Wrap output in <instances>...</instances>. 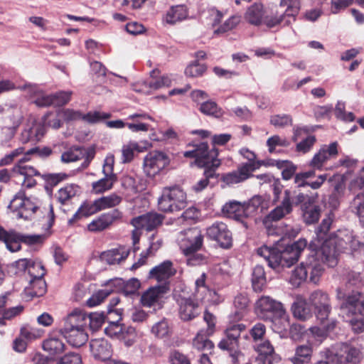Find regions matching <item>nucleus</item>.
I'll return each mask as SVG.
<instances>
[{"mask_svg": "<svg viewBox=\"0 0 364 364\" xmlns=\"http://www.w3.org/2000/svg\"><path fill=\"white\" fill-rule=\"evenodd\" d=\"M255 311L264 320L277 317L287 321L289 317L284 305L268 296H262L257 301Z\"/></svg>", "mask_w": 364, "mask_h": 364, "instance_id": "6e6552de", "label": "nucleus"}, {"mask_svg": "<svg viewBox=\"0 0 364 364\" xmlns=\"http://www.w3.org/2000/svg\"><path fill=\"white\" fill-rule=\"evenodd\" d=\"M129 250L126 247H119L104 252L100 255V259L109 264H118L124 260L129 255Z\"/></svg>", "mask_w": 364, "mask_h": 364, "instance_id": "c85d7f7f", "label": "nucleus"}, {"mask_svg": "<svg viewBox=\"0 0 364 364\" xmlns=\"http://www.w3.org/2000/svg\"><path fill=\"white\" fill-rule=\"evenodd\" d=\"M266 144L269 152L273 153L276 151V148L278 146L288 147L290 145V141L285 137L275 134L270 136L267 140Z\"/></svg>", "mask_w": 364, "mask_h": 364, "instance_id": "09e8293b", "label": "nucleus"}, {"mask_svg": "<svg viewBox=\"0 0 364 364\" xmlns=\"http://www.w3.org/2000/svg\"><path fill=\"white\" fill-rule=\"evenodd\" d=\"M222 213L227 217L236 220H241L246 218L245 204L237 200H230L222 208Z\"/></svg>", "mask_w": 364, "mask_h": 364, "instance_id": "7c9ffc66", "label": "nucleus"}, {"mask_svg": "<svg viewBox=\"0 0 364 364\" xmlns=\"http://www.w3.org/2000/svg\"><path fill=\"white\" fill-rule=\"evenodd\" d=\"M280 6H287L285 15L288 16H296L301 8L300 0H281Z\"/></svg>", "mask_w": 364, "mask_h": 364, "instance_id": "6e6d98bb", "label": "nucleus"}, {"mask_svg": "<svg viewBox=\"0 0 364 364\" xmlns=\"http://www.w3.org/2000/svg\"><path fill=\"white\" fill-rule=\"evenodd\" d=\"M180 249L186 256L197 252L202 246L203 235L196 228L181 232L178 237Z\"/></svg>", "mask_w": 364, "mask_h": 364, "instance_id": "f8f14e48", "label": "nucleus"}, {"mask_svg": "<svg viewBox=\"0 0 364 364\" xmlns=\"http://www.w3.org/2000/svg\"><path fill=\"white\" fill-rule=\"evenodd\" d=\"M273 165L282 170L284 180L288 181L292 178L296 171V166L288 160H275Z\"/></svg>", "mask_w": 364, "mask_h": 364, "instance_id": "ea45409f", "label": "nucleus"}, {"mask_svg": "<svg viewBox=\"0 0 364 364\" xmlns=\"http://www.w3.org/2000/svg\"><path fill=\"white\" fill-rule=\"evenodd\" d=\"M164 219L163 215L151 212L134 218L131 224L136 228L152 231L162 224Z\"/></svg>", "mask_w": 364, "mask_h": 364, "instance_id": "dca6fc26", "label": "nucleus"}, {"mask_svg": "<svg viewBox=\"0 0 364 364\" xmlns=\"http://www.w3.org/2000/svg\"><path fill=\"white\" fill-rule=\"evenodd\" d=\"M313 355V345L309 341L306 344L297 346L295 353L290 358L293 364H306L311 362Z\"/></svg>", "mask_w": 364, "mask_h": 364, "instance_id": "c756f323", "label": "nucleus"}, {"mask_svg": "<svg viewBox=\"0 0 364 364\" xmlns=\"http://www.w3.org/2000/svg\"><path fill=\"white\" fill-rule=\"evenodd\" d=\"M9 208L16 218L45 220L48 228L54 223L53 208L51 204L41 208L40 200L34 197H27L24 192H18L11 200Z\"/></svg>", "mask_w": 364, "mask_h": 364, "instance_id": "f257e3e1", "label": "nucleus"}, {"mask_svg": "<svg viewBox=\"0 0 364 364\" xmlns=\"http://www.w3.org/2000/svg\"><path fill=\"white\" fill-rule=\"evenodd\" d=\"M193 149L185 151L183 156L186 158H194L195 164L204 168L205 178L197 182L193 189L199 192L203 191L208 184L209 179L215 176V171L220 165V160L218 158V152L215 149H209L206 142L192 145Z\"/></svg>", "mask_w": 364, "mask_h": 364, "instance_id": "f03ea898", "label": "nucleus"}, {"mask_svg": "<svg viewBox=\"0 0 364 364\" xmlns=\"http://www.w3.org/2000/svg\"><path fill=\"white\" fill-rule=\"evenodd\" d=\"M309 304L314 307L317 318L323 323L328 318L331 311L330 298L327 293L322 290L311 292L308 299Z\"/></svg>", "mask_w": 364, "mask_h": 364, "instance_id": "ddd939ff", "label": "nucleus"}, {"mask_svg": "<svg viewBox=\"0 0 364 364\" xmlns=\"http://www.w3.org/2000/svg\"><path fill=\"white\" fill-rule=\"evenodd\" d=\"M44 134V129L40 124H33L32 127L25 129L20 139L22 143H27L31 139L39 140Z\"/></svg>", "mask_w": 364, "mask_h": 364, "instance_id": "4c0bfd02", "label": "nucleus"}, {"mask_svg": "<svg viewBox=\"0 0 364 364\" xmlns=\"http://www.w3.org/2000/svg\"><path fill=\"white\" fill-rule=\"evenodd\" d=\"M304 220L307 224L317 222L320 217V208L318 205L306 207L304 212Z\"/></svg>", "mask_w": 364, "mask_h": 364, "instance_id": "e2e57ef3", "label": "nucleus"}, {"mask_svg": "<svg viewBox=\"0 0 364 364\" xmlns=\"http://www.w3.org/2000/svg\"><path fill=\"white\" fill-rule=\"evenodd\" d=\"M249 304V299L246 294H240L234 299V306L238 310L236 311L237 318H241L243 316V311L246 310Z\"/></svg>", "mask_w": 364, "mask_h": 364, "instance_id": "0e129e2a", "label": "nucleus"}, {"mask_svg": "<svg viewBox=\"0 0 364 364\" xmlns=\"http://www.w3.org/2000/svg\"><path fill=\"white\" fill-rule=\"evenodd\" d=\"M45 239V235H18L14 232H7L3 228H0V240L3 241L6 248L12 252H17L21 249L20 242L32 245L41 244Z\"/></svg>", "mask_w": 364, "mask_h": 364, "instance_id": "9d476101", "label": "nucleus"}, {"mask_svg": "<svg viewBox=\"0 0 364 364\" xmlns=\"http://www.w3.org/2000/svg\"><path fill=\"white\" fill-rule=\"evenodd\" d=\"M168 291L166 284L150 287L141 296V303L145 307L159 306L164 294Z\"/></svg>", "mask_w": 364, "mask_h": 364, "instance_id": "6ab92c4d", "label": "nucleus"}, {"mask_svg": "<svg viewBox=\"0 0 364 364\" xmlns=\"http://www.w3.org/2000/svg\"><path fill=\"white\" fill-rule=\"evenodd\" d=\"M24 90L31 102L39 107L52 106V94H47L36 85H25L20 87Z\"/></svg>", "mask_w": 364, "mask_h": 364, "instance_id": "f3484780", "label": "nucleus"}, {"mask_svg": "<svg viewBox=\"0 0 364 364\" xmlns=\"http://www.w3.org/2000/svg\"><path fill=\"white\" fill-rule=\"evenodd\" d=\"M179 305V315L182 320L190 321L197 316L200 313L198 303L191 299L181 298L178 301Z\"/></svg>", "mask_w": 364, "mask_h": 364, "instance_id": "b1692460", "label": "nucleus"}, {"mask_svg": "<svg viewBox=\"0 0 364 364\" xmlns=\"http://www.w3.org/2000/svg\"><path fill=\"white\" fill-rule=\"evenodd\" d=\"M307 242L305 239H299L290 245H287L283 251H277L267 246H262L257 250V254L262 257L272 269L290 267L296 263L306 248Z\"/></svg>", "mask_w": 364, "mask_h": 364, "instance_id": "7ed1b4c3", "label": "nucleus"}, {"mask_svg": "<svg viewBox=\"0 0 364 364\" xmlns=\"http://www.w3.org/2000/svg\"><path fill=\"white\" fill-rule=\"evenodd\" d=\"M321 323L323 325L322 328L317 326L311 327L309 328L310 332L314 338H320V342L326 336L325 331H332L335 328L336 321L333 319L331 321L326 319L323 323L321 322Z\"/></svg>", "mask_w": 364, "mask_h": 364, "instance_id": "c03bdc74", "label": "nucleus"}, {"mask_svg": "<svg viewBox=\"0 0 364 364\" xmlns=\"http://www.w3.org/2000/svg\"><path fill=\"white\" fill-rule=\"evenodd\" d=\"M122 213L118 209H114L108 213L102 214L97 219L92 220L87 226L91 232H99L109 228L114 222L119 220Z\"/></svg>", "mask_w": 364, "mask_h": 364, "instance_id": "a211bd4d", "label": "nucleus"}, {"mask_svg": "<svg viewBox=\"0 0 364 364\" xmlns=\"http://www.w3.org/2000/svg\"><path fill=\"white\" fill-rule=\"evenodd\" d=\"M353 236V232L348 230H339L334 237L326 240L323 242L321 247L327 246L328 250L325 251L323 257L328 266L334 267L336 265L339 252L348 250Z\"/></svg>", "mask_w": 364, "mask_h": 364, "instance_id": "39448f33", "label": "nucleus"}, {"mask_svg": "<svg viewBox=\"0 0 364 364\" xmlns=\"http://www.w3.org/2000/svg\"><path fill=\"white\" fill-rule=\"evenodd\" d=\"M253 348L258 354L256 358L257 364H273V362H278L280 360L279 356L275 353L273 345L267 339L255 343Z\"/></svg>", "mask_w": 364, "mask_h": 364, "instance_id": "2eb2a0df", "label": "nucleus"}, {"mask_svg": "<svg viewBox=\"0 0 364 364\" xmlns=\"http://www.w3.org/2000/svg\"><path fill=\"white\" fill-rule=\"evenodd\" d=\"M87 314L80 309H75L65 318L61 329L83 328L86 327Z\"/></svg>", "mask_w": 364, "mask_h": 364, "instance_id": "bb28decb", "label": "nucleus"}, {"mask_svg": "<svg viewBox=\"0 0 364 364\" xmlns=\"http://www.w3.org/2000/svg\"><path fill=\"white\" fill-rule=\"evenodd\" d=\"M105 321V317L102 314L93 313L87 315L86 325L89 323L91 330L97 331Z\"/></svg>", "mask_w": 364, "mask_h": 364, "instance_id": "338daca9", "label": "nucleus"}, {"mask_svg": "<svg viewBox=\"0 0 364 364\" xmlns=\"http://www.w3.org/2000/svg\"><path fill=\"white\" fill-rule=\"evenodd\" d=\"M360 355V351L355 347L349 346L348 345H343L341 351L338 354L341 358H343L346 362H355Z\"/></svg>", "mask_w": 364, "mask_h": 364, "instance_id": "864d4df0", "label": "nucleus"}, {"mask_svg": "<svg viewBox=\"0 0 364 364\" xmlns=\"http://www.w3.org/2000/svg\"><path fill=\"white\" fill-rule=\"evenodd\" d=\"M90 349L93 355L98 359L105 360L110 356L111 347L103 339H94L90 341Z\"/></svg>", "mask_w": 364, "mask_h": 364, "instance_id": "2f4dec72", "label": "nucleus"}, {"mask_svg": "<svg viewBox=\"0 0 364 364\" xmlns=\"http://www.w3.org/2000/svg\"><path fill=\"white\" fill-rule=\"evenodd\" d=\"M112 291V290L109 289H102L97 291L87 300V305L90 307H93L100 304Z\"/></svg>", "mask_w": 364, "mask_h": 364, "instance_id": "052dcab7", "label": "nucleus"}, {"mask_svg": "<svg viewBox=\"0 0 364 364\" xmlns=\"http://www.w3.org/2000/svg\"><path fill=\"white\" fill-rule=\"evenodd\" d=\"M100 210L113 208L119 205L122 201V198L117 194H111L107 196H103L97 199Z\"/></svg>", "mask_w": 364, "mask_h": 364, "instance_id": "3c124183", "label": "nucleus"}, {"mask_svg": "<svg viewBox=\"0 0 364 364\" xmlns=\"http://www.w3.org/2000/svg\"><path fill=\"white\" fill-rule=\"evenodd\" d=\"M338 143L333 142L329 145H324L319 151L316 154L310 162V166L314 168L321 169L323 164L338 154Z\"/></svg>", "mask_w": 364, "mask_h": 364, "instance_id": "aec40b11", "label": "nucleus"}, {"mask_svg": "<svg viewBox=\"0 0 364 364\" xmlns=\"http://www.w3.org/2000/svg\"><path fill=\"white\" fill-rule=\"evenodd\" d=\"M266 333V327L262 323L255 324L250 331V334L255 343L263 341Z\"/></svg>", "mask_w": 364, "mask_h": 364, "instance_id": "774afa93", "label": "nucleus"}, {"mask_svg": "<svg viewBox=\"0 0 364 364\" xmlns=\"http://www.w3.org/2000/svg\"><path fill=\"white\" fill-rule=\"evenodd\" d=\"M200 111L206 115H211L220 118L223 115V112L218 105L213 101H206L200 105Z\"/></svg>", "mask_w": 364, "mask_h": 364, "instance_id": "de8ad7c7", "label": "nucleus"}, {"mask_svg": "<svg viewBox=\"0 0 364 364\" xmlns=\"http://www.w3.org/2000/svg\"><path fill=\"white\" fill-rule=\"evenodd\" d=\"M186 203V194L179 187L165 188L158 200L159 209L166 213L181 210Z\"/></svg>", "mask_w": 364, "mask_h": 364, "instance_id": "0eeeda50", "label": "nucleus"}, {"mask_svg": "<svg viewBox=\"0 0 364 364\" xmlns=\"http://www.w3.org/2000/svg\"><path fill=\"white\" fill-rule=\"evenodd\" d=\"M206 235L223 248H229L232 245V233L227 225L223 222L213 223L207 228Z\"/></svg>", "mask_w": 364, "mask_h": 364, "instance_id": "4468645a", "label": "nucleus"}, {"mask_svg": "<svg viewBox=\"0 0 364 364\" xmlns=\"http://www.w3.org/2000/svg\"><path fill=\"white\" fill-rule=\"evenodd\" d=\"M43 348L50 355H55L64 351L65 344L59 336L56 335H50L43 341Z\"/></svg>", "mask_w": 364, "mask_h": 364, "instance_id": "473e14b6", "label": "nucleus"}, {"mask_svg": "<svg viewBox=\"0 0 364 364\" xmlns=\"http://www.w3.org/2000/svg\"><path fill=\"white\" fill-rule=\"evenodd\" d=\"M61 119L59 110L57 112H48L43 117V124L45 126L58 129L61 126Z\"/></svg>", "mask_w": 364, "mask_h": 364, "instance_id": "69168bd1", "label": "nucleus"}, {"mask_svg": "<svg viewBox=\"0 0 364 364\" xmlns=\"http://www.w3.org/2000/svg\"><path fill=\"white\" fill-rule=\"evenodd\" d=\"M206 70L203 64H200L197 60L190 63L185 70V74L188 77H198L201 76Z\"/></svg>", "mask_w": 364, "mask_h": 364, "instance_id": "680f3d73", "label": "nucleus"}, {"mask_svg": "<svg viewBox=\"0 0 364 364\" xmlns=\"http://www.w3.org/2000/svg\"><path fill=\"white\" fill-rule=\"evenodd\" d=\"M72 95L73 92L70 90H61L52 94V105L60 107L68 104L71 100Z\"/></svg>", "mask_w": 364, "mask_h": 364, "instance_id": "5fc2aeb1", "label": "nucleus"}, {"mask_svg": "<svg viewBox=\"0 0 364 364\" xmlns=\"http://www.w3.org/2000/svg\"><path fill=\"white\" fill-rule=\"evenodd\" d=\"M351 211L364 222V193L358 194L350 203Z\"/></svg>", "mask_w": 364, "mask_h": 364, "instance_id": "8fccbe9b", "label": "nucleus"}, {"mask_svg": "<svg viewBox=\"0 0 364 364\" xmlns=\"http://www.w3.org/2000/svg\"><path fill=\"white\" fill-rule=\"evenodd\" d=\"M206 275L203 273L199 278L196 280L195 297L196 301H203L205 299L207 294L210 293L208 287L205 284Z\"/></svg>", "mask_w": 364, "mask_h": 364, "instance_id": "a18cd8bd", "label": "nucleus"}, {"mask_svg": "<svg viewBox=\"0 0 364 364\" xmlns=\"http://www.w3.org/2000/svg\"><path fill=\"white\" fill-rule=\"evenodd\" d=\"M337 292L338 299L343 300L341 304V311L343 317L358 315L364 318V301H359L360 293L358 290H352L350 293L346 289H338Z\"/></svg>", "mask_w": 364, "mask_h": 364, "instance_id": "1a4fd4ad", "label": "nucleus"}, {"mask_svg": "<svg viewBox=\"0 0 364 364\" xmlns=\"http://www.w3.org/2000/svg\"><path fill=\"white\" fill-rule=\"evenodd\" d=\"M146 149L145 146H140L135 141H129L124 144L122 147V162L129 163L134 159V152H143Z\"/></svg>", "mask_w": 364, "mask_h": 364, "instance_id": "c9c22d12", "label": "nucleus"}, {"mask_svg": "<svg viewBox=\"0 0 364 364\" xmlns=\"http://www.w3.org/2000/svg\"><path fill=\"white\" fill-rule=\"evenodd\" d=\"M116 181L117 176L105 175L104 178L92 183V190L95 193H102L110 190Z\"/></svg>", "mask_w": 364, "mask_h": 364, "instance_id": "58836bf2", "label": "nucleus"}, {"mask_svg": "<svg viewBox=\"0 0 364 364\" xmlns=\"http://www.w3.org/2000/svg\"><path fill=\"white\" fill-rule=\"evenodd\" d=\"M176 273L173 263L170 260H166L152 268L149 272V278L158 282H164L173 276Z\"/></svg>", "mask_w": 364, "mask_h": 364, "instance_id": "5701e85b", "label": "nucleus"}, {"mask_svg": "<svg viewBox=\"0 0 364 364\" xmlns=\"http://www.w3.org/2000/svg\"><path fill=\"white\" fill-rule=\"evenodd\" d=\"M125 326L120 323L119 321H111L109 325L105 328V333L106 335L111 338L118 339L122 335L123 331L125 328Z\"/></svg>", "mask_w": 364, "mask_h": 364, "instance_id": "bf43d9fd", "label": "nucleus"}, {"mask_svg": "<svg viewBox=\"0 0 364 364\" xmlns=\"http://www.w3.org/2000/svg\"><path fill=\"white\" fill-rule=\"evenodd\" d=\"M60 333L73 347H80L88 340V335L85 328L75 329H60Z\"/></svg>", "mask_w": 364, "mask_h": 364, "instance_id": "393cba45", "label": "nucleus"}, {"mask_svg": "<svg viewBox=\"0 0 364 364\" xmlns=\"http://www.w3.org/2000/svg\"><path fill=\"white\" fill-rule=\"evenodd\" d=\"M266 11L263 4L254 3L246 9L244 14L245 21L250 25L259 26L262 25Z\"/></svg>", "mask_w": 364, "mask_h": 364, "instance_id": "4be33fe9", "label": "nucleus"}, {"mask_svg": "<svg viewBox=\"0 0 364 364\" xmlns=\"http://www.w3.org/2000/svg\"><path fill=\"white\" fill-rule=\"evenodd\" d=\"M167 155L159 151H153L148 153L143 162V169L149 177H154L169 164Z\"/></svg>", "mask_w": 364, "mask_h": 364, "instance_id": "9b49d317", "label": "nucleus"}, {"mask_svg": "<svg viewBox=\"0 0 364 364\" xmlns=\"http://www.w3.org/2000/svg\"><path fill=\"white\" fill-rule=\"evenodd\" d=\"M210 335L204 330H200L193 340V346L198 350L211 351L214 348L213 343L208 338Z\"/></svg>", "mask_w": 364, "mask_h": 364, "instance_id": "f704fd0d", "label": "nucleus"}, {"mask_svg": "<svg viewBox=\"0 0 364 364\" xmlns=\"http://www.w3.org/2000/svg\"><path fill=\"white\" fill-rule=\"evenodd\" d=\"M101 211L97 200L93 202H85L78 209L77 212L74 215L75 218L81 217H87Z\"/></svg>", "mask_w": 364, "mask_h": 364, "instance_id": "37998d69", "label": "nucleus"}, {"mask_svg": "<svg viewBox=\"0 0 364 364\" xmlns=\"http://www.w3.org/2000/svg\"><path fill=\"white\" fill-rule=\"evenodd\" d=\"M28 293L32 296H41L46 292V284L43 278L31 279Z\"/></svg>", "mask_w": 364, "mask_h": 364, "instance_id": "49530a36", "label": "nucleus"}, {"mask_svg": "<svg viewBox=\"0 0 364 364\" xmlns=\"http://www.w3.org/2000/svg\"><path fill=\"white\" fill-rule=\"evenodd\" d=\"M327 250L326 245L321 247L297 266L290 277L291 284L298 287L308 277L311 282L317 284L324 271L323 264H326L323 256Z\"/></svg>", "mask_w": 364, "mask_h": 364, "instance_id": "20e7f679", "label": "nucleus"}, {"mask_svg": "<svg viewBox=\"0 0 364 364\" xmlns=\"http://www.w3.org/2000/svg\"><path fill=\"white\" fill-rule=\"evenodd\" d=\"M252 284L255 291H261L266 284V277L264 268L262 266H256L252 272Z\"/></svg>", "mask_w": 364, "mask_h": 364, "instance_id": "a19ab883", "label": "nucleus"}, {"mask_svg": "<svg viewBox=\"0 0 364 364\" xmlns=\"http://www.w3.org/2000/svg\"><path fill=\"white\" fill-rule=\"evenodd\" d=\"M36 151V149H30L26 151L24 147L19 146L11 151L10 153L6 154L0 159V166L11 164L15 159H18L21 155L23 156L19 159L18 164L24 163L29 160L28 156L34 154Z\"/></svg>", "mask_w": 364, "mask_h": 364, "instance_id": "cd10ccee", "label": "nucleus"}, {"mask_svg": "<svg viewBox=\"0 0 364 364\" xmlns=\"http://www.w3.org/2000/svg\"><path fill=\"white\" fill-rule=\"evenodd\" d=\"M78 189V186L75 184L65 186L58 191L56 194L58 200L61 204H65L77 194Z\"/></svg>", "mask_w": 364, "mask_h": 364, "instance_id": "79ce46f5", "label": "nucleus"}, {"mask_svg": "<svg viewBox=\"0 0 364 364\" xmlns=\"http://www.w3.org/2000/svg\"><path fill=\"white\" fill-rule=\"evenodd\" d=\"M136 333L135 328L132 326H126L119 340L122 341L127 346H132L136 341Z\"/></svg>", "mask_w": 364, "mask_h": 364, "instance_id": "13d9d810", "label": "nucleus"}, {"mask_svg": "<svg viewBox=\"0 0 364 364\" xmlns=\"http://www.w3.org/2000/svg\"><path fill=\"white\" fill-rule=\"evenodd\" d=\"M269 122L277 128H284L291 125L292 117L289 114H275L270 117Z\"/></svg>", "mask_w": 364, "mask_h": 364, "instance_id": "4d7b16f0", "label": "nucleus"}, {"mask_svg": "<svg viewBox=\"0 0 364 364\" xmlns=\"http://www.w3.org/2000/svg\"><path fill=\"white\" fill-rule=\"evenodd\" d=\"M244 204L246 218H247L254 215L258 210L262 211L265 208L267 203L262 196H255Z\"/></svg>", "mask_w": 364, "mask_h": 364, "instance_id": "e433bc0d", "label": "nucleus"}, {"mask_svg": "<svg viewBox=\"0 0 364 364\" xmlns=\"http://www.w3.org/2000/svg\"><path fill=\"white\" fill-rule=\"evenodd\" d=\"M304 200L305 195L304 193H299L292 198L291 191L289 189L285 190L281 203L264 218L263 224L267 228H269L272 226V223L277 222L289 215L293 210V206L299 205Z\"/></svg>", "mask_w": 364, "mask_h": 364, "instance_id": "423d86ee", "label": "nucleus"}, {"mask_svg": "<svg viewBox=\"0 0 364 364\" xmlns=\"http://www.w3.org/2000/svg\"><path fill=\"white\" fill-rule=\"evenodd\" d=\"M188 16L187 7L183 4L171 6L164 14L162 18L164 23L175 25L186 20Z\"/></svg>", "mask_w": 364, "mask_h": 364, "instance_id": "412c9836", "label": "nucleus"}, {"mask_svg": "<svg viewBox=\"0 0 364 364\" xmlns=\"http://www.w3.org/2000/svg\"><path fill=\"white\" fill-rule=\"evenodd\" d=\"M111 117V114L100 111H90L83 114L82 120L89 124H97L102 122Z\"/></svg>", "mask_w": 364, "mask_h": 364, "instance_id": "603ef678", "label": "nucleus"}, {"mask_svg": "<svg viewBox=\"0 0 364 364\" xmlns=\"http://www.w3.org/2000/svg\"><path fill=\"white\" fill-rule=\"evenodd\" d=\"M293 316L301 321H306L312 317V311L306 299L297 296L291 306Z\"/></svg>", "mask_w": 364, "mask_h": 364, "instance_id": "a878e982", "label": "nucleus"}, {"mask_svg": "<svg viewBox=\"0 0 364 364\" xmlns=\"http://www.w3.org/2000/svg\"><path fill=\"white\" fill-rule=\"evenodd\" d=\"M86 156L87 151L82 146H73L62 154L60 161L63 163L68 164L79 161Z\"/></svg>", "mask_w": 364, "mask_h": 364, "instance_id": "72a5a7b5", "label": "nucleus"}]
</instances>
